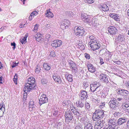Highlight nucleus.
Masks as SVG:
<instances>
[{"mask_svg":"<svg viewBox=\"0 0 129 129\" xmlns=\"http://www.w3.org/2000/svg\"><path fill=\"white\" fill-rule=\"evenodd\" d=\"M84 56L85 57L86 59H90V56L89 54L87 53H85L84 54Z\"/></svg>","mask_w":129,"mask_h":129,"instance_id":"nucleus-46","label":"nucleus"},{"mask_svg":"<svg viewBox=\"0 0 129 129\" xmlns=\"http://www.w3.org/2000/svg\"><path fill=\"white\" fill-rule=\"evenodd\" d=\"M115 15V14L114 13H110L109 15L110 16L113 18Z\"/></svg>","mask_w":129,"mask_h":129,"instance_id":"nucleus-56","label":"nucleus"},{"mask_svg":"<svg viewBox=\"0 0 129 129\" xmlns=\"http://www.w3.org/2000/svg\"><path fill=\"white\" fill-rule=\"evenodd\" d=\"M41 70V68L38 66L36 67V69L35 70V72L37 73H39L40 71Z\"/></svg>","mask_w":129,"mask_h":129,"instance_id":"nucleus-37","label":"nucleus"},{"mask_svg":"<svg viewBox=\"0 0 129 129\" xmlns=\"http://www.w3.org/2000/svg\"><path fill=\"white\" fill-rule=\"evenodd\" d=\"M11 45L12 46H13V48L14 49L16 47V44L14 42H13V43H11Z\"/></svg>","mask_w":129,"mask_h":129,"instance_id":"nucleus-52","label":"nucleus"},{"mask_svg":"<svg viewBox=\"0 0 129 129\" xmlns=\"http://www.w3.org/2000/svg\"><path fill=\"white\" fill-rule=\"evenodd\" d=\"M99 7L104 12L107 11L109 10L108 7L106 4L100 5Z\"/></svg>","mask_w":129,"mask_h":129,"instance_id":"nucleus-22","label":"nucleus"},{"mask_svg":"<svg viewBox=\"0 0 129 129\" xmlns=\"http://www.w3.org/2000/svg\"><path fill=\"white\" fill-rule=\"evenodd\" d=\"M37 12L36 11H34L32 12V14L35 15H37Z\"/></svg>","mask_w":129,"mask_h":129,"instance_id":"nucleus-61","label":"nucleus"},{"mask_svg":"<svg viewBox=\"0 0 129 129\" xmlns=\"http://www.w3.org/2000/svg\"><path fill=\"white\" fill-rule=\"evenodd\" d=\"M26 39H25L24 38H23V37L21 39H20V42L22 44H25L26 42Z\"/></svg>","mask_w":129,"mask_h":129,"instance_id":"nucleus-36","label":"nucleus"},{"mask_svg":"<svg viewBox=\"0 0 129 129\" xmlns=\"http://www.w3.org/2000/svg\"><path fill=\"white\" fill-rule=\"evenodd\" d=\"M89 45H90L91 50L93 51L99 49L101 46L100 44L97 41L95 42H92V43H90Z\"/></svg>","mask_w":129,"mask_h":129,"instance_id":"nucleus-6","label":"nucleus"},{"mask_svg":"<svg viewBox=\"0 0 129 129\" xmlns=\"http://www.w3.org/2000/svg\"><path fill=\"white\" fill-rule=\"evenodd\" d=\"M75 35L77 37L80 38L85 34V31L83 27L81 26H76L74 30Z\"/></svg>","mask_w":129,"mask_h":129,"instance_id":"nucleus-3","label":"nucleus"},{"mask_svg":"<svg viewBox=\"0 0 129 129\" xmlns=\"http://www.w3.org/2000/svg\"><path fill=\"white\" fill-rule=\"evenodd\" d=\"M25 24H24V23H22L20 24V26H23L24 27V26L25 25Z\"/></svg>","mask_w":129,"mask_h":129,"instance_id":"nucleus-64","label":"nucleus"},{"mask_svg":"<svg viewBox=\"0 0 129 129\" xmlns=\"http://www.w3.org/2000/svg\"><path fill=\"white\" fill-rule=\"evenodd\" d=\"M28 34H26L25 35V36L23 37V38H24L25 39H26V40L28 36Z\"/></svg>","mask_w":129,"mask_h":129,"instance_id":"nucleus-63","label":"nucleus"},{"mask_svg":"<svg viewBox=\"0 0 129 129\" xmlns=\"http://www.w3.org/2000/svg\"><path fill=\"white\" fill-rule=\"evenodd\" d=\"M5 110V109L4 107H2L0 108V117L3 116V115Z\"/></svg>","mask_w":129,"mask_h":129,"instance_id":"nucleus-30","label":"nucleus"},{"mask_svg":"<svg viewBox=\"0 0 129 129\" xmlns=\"http://www.w3.org/2000/svg\"><path fill=\"white\" fill-rule=\"evenodd\" d=\"M97 121L95 123L94 126L95 129H100L103 126V121L101 120L96 121Z\"/></svg>","mask_w":129,"mask_h":129,"instance_id":"nucleus-15","label":"nucleus"},{"mask_svg":"<svg viewBox=\"0 0 129 129\" xmlns=\"http://www.w3.org/2000/svg\"><path fill=\"white\" fill-rule=\"evenodd\" d=\"M38 27L39 25L38 24H36L34 26V27L33 30L34 32H36L37 31Z\"/></svg>","mask_w":129,"mask_h":129,"instance_id":"nucleus-42","label":"nucleus"},{"mask_svg":"<svg viewBox=\"0 0 129 129\" xmlns=\"http://www.w3.org/2000/svg\"><path fill=\"white\" fill-rule=\"evenodd\" d=\"M58 111H55L53 113V115L54 116H56L58 115Z\"/></svg>","mask_w":129,"mask_h":129,"instance_id":"nucleus-49","label":"nucleus"},{"mask_svg":"<svg viewBox=\"0 0 129 129\" xmlns=\"http://www.w3.org/2000/svg\"><path fill=\"white\" fill-rule=\"evenodd\" d=\"M67 79L69 82H71L73 81L72 77L71 75H68L67 78Z\"/></svg>","mask_w":129,"mask_h":129,"instance_id":"nucleus-34","label":"nucleus"},{"mask_svg":"<svg viewBox=\"0 0 129 129\" xmlns=\"http://www.w3.org/2000/svg\"><path fill=\"white\" fill-rule=\"evenodd\" d=\"M89 37L90 41V42L89 43V44L90 43H92V42H93L97 41L95 37L93 35H89Z\"/></svg>","mask_w":129,"mask_h":129,"instance_id":"nucleus-25","label":"nucleus"},{"mask_svg":"<svg viewBox=\"0 0 129 129\" xmlns=\"http://www.w3.org/2000/svg\"><path fill=\"white\" fill-rule=\"evenodd\" d=\"M41 81L42 84H45L46 83L47 80L45 78H44L41 79Z\"/></svg>","mask_w":129,"mask_h":129,"instance_id":"nucleus-41","label":"nucleus"},{"mask_svg":"<svg viewBox=\"0 0 129 129\" xmlns=\"http://www.w3.org/2000/svg\"><path fill=\"white\" fill-rule=\"evenodd\" d=\"M108 30L109 33L111 35L115 34L117 32V29L116 28L112 26L108 27Z\"/></svg>","mask_w":129,"mask_h":129,"instance_id":"nucleus-13","label":"nucleus"},{"mask_svg":"<svg viewBox=\"0 0 129 129\" xmlns=\"http://www.w3.org/2000/svg\"><path fill=\"white\" fill-rule=\"evenodd\" d=\"M69 23V20L66 19H64L61 21L60 26L61 28L63 29L68 28Z\"/></svg>","mask_w":129,"mask_h":129,"instance_id":"nucleus-8","label":"nucleus"},{"mask_svg":"<svg viewBox=\"0 0 129 129\" xmlns=\"http://www.w3.org/2000/svg\"><path fill=\"white\" fill-rule=\"evenodd\" d=\"M46 16L52 18L53 16V14L51 12L49 11H47V12L45 13Z\"/></svg>","mask_w":129,"mask_h":129,"instance_id":"nucleus-29","label":"nucleus"},{"mask_svg":"<svg viewBox=\"0 0 129 129\" xmlns=\"http://www.w3.org/2000/svg\"><path fill=\"white\" fill-rule=\"evenodd\" d=\"M106 116V115L104 113V111L98 109L96 110L95 113L93 114L92 119L94 121H103V119H105Z\"/></svg>","mask_w":129,"mask_h":129,"instance_id":"nucleus-1","label":"nucleus"},{"mask_svg":"<svg viewBox=\"0 0 129 129\" xmlns=\"http://www.w3.org/2000/svg\"><path fill=\"white\" fill-rule=\"evenodd\" d=\"M99 83L97 82H94L93 83L90 85V89L91 91L92 92L95 91L96 87H97L98 84Z\"/></svg>","mask_w":129,"mask_h":129,"instance_id":"nucleus-19","label":"nucleus"},{"mask_svg":"<svg viewBox=\"0 0 129 129\" xmlns=\"http://www.w3.org/2000/svg\"><path fill=\"white\" fill-rule=\"evenodd\" d=\"M5 107V106L4 104L2 102H0V108L2 107Z\"/></svg>","mask_w":129,"mask_h":129,"instance_id":"nucleus-57","label":"nucleus"},{"mask_svg":"<svg viewBox=\"0 0 129 129\" xmlns=\"http://www.w3.org/2000/svg\"><path fill=\"white\" fill-rule=\"evenodd\" d=\"M68 62L70 65V67H71L72 69L75 66V64L73 61L70 60H69Z\"/></svg>","mask_w":129,"mask_h":129,"instance_id":"nucleus-32","label":"nucleus"},{"mask_svg":"<svg viewBox=\"0 0 129 129\" xmlns=\"http://www.w3.org/2000/svg\"><path fill=\"white\" fill-rule=\"evenodd\" d=\"M129 107V103L127 104L125 103L123 104L120 107V109L122 111H123L126 110H127Z\"/></svg>","mask_w":129,"mask_h":129,"instance_id":"nucleus-20","label":"nucleus"},{"mask_svg":"<svg viewBox=\"0 0 129 129\" xmlns=\"http://www.w3.org/2000/svg\"><path fill=\"white\" fill-rule=\"evenodd\" d=\"M36 40L40 43H41L43 41L42 37L40 36L37 35L35 37Z\"/></svg>","mask_w":129,"mask_h":129,"instance_id":"nucleus-28","label":"nucleus"},{"mask_svg":"<svg viewBox=\"0 0 129 129\" xmlns=\"http://www.w3.org/2000/svg\"><path fill=\"white\" fill-rule=\"evenodd\" d=\"M34 87L33 86H32L31 85H28L26 83H25L23 88V91L26 93L31 90H33Z\"/></svg>","mask_w":129,"mask_h":129,"instance_id":"nucleus-16","label":"nucleus"},{"mask_svg":"<svg viewBox=\"0 0 129 129\" xmlns=\"http://www.w3.org/2000/svg\"><path fill=\"white\" fill-rule=\"evenodd\" d=\"M48 102V99L46 95L44 94L41 95L39 99V103L41 105L47 103Z\"/></svg>","mask_w":129,"mask_h":129,"instance_id":"nucleus-9","label":"nucleus"},{"mask_svg":"<svg viewBox=\"0 0 129 129\" xmlns=\"http://www.w3.org/2000/svg\"><path fill=\"white\" fill-rule=\"evenodd\" d=\"M43 66L44 68L47 71L49 70L51 68L50 65L48 63L43 64Z\"/></svg>","mask_w":129,"mask_h":129,"instance_id":"nucleus-27","label":"nucleus"},{"mask_svg":"<svg viewBox=\"0 0 129 129\" xmlns=\"http://www.w3.org/2000/svg\"><path fill=\"white\" fill-rule=\"evenodd\" d=\"M72 115V114L70 111H67L65 112L64 116L66 118V122H70L72 120L73 117Z\"/></svg>","mask_w":129,"mask_h":129,"instance_id":"nucleus-5","label":"nucleus"},{"mask_svg":"<svg viewBox=\"0 0 129 129\" xmlns=\"http://www.w3.org/2000/svg\"><path fill=\"white\" fill-rule=\"evenodd\" d=\"M117 39H119L120 41L121 42H123L125 39V37L123 34H119L118 37L116 38Z\"/></svg>","mask_w":129,"mask_h":129,"instance_id":"nucleus-26","label":"nucleus"},{"mask_svg":"<svg viewBox=\"0 0 129 129\" xmlns=\"http://www.w3.org/2000/svg\"><path fill=\"white\" fill-rule=\"evenodd\" d=\"M34 101H33L32 100H30V104L29 106L31 107V106L34 105Z\"/></svg>","mask_w":129,"mask_h":129,"instance_id":"nucleus-48","label":"nucleus"},{"mask_svg":"<svg viewBox=\"0 0 129 129\" xmlns=\"http://www.w3.org/2000/svg\"><path fill=\"white\" fill-rule=\"evenodd\" d=\"M35 79L33 77H30L26 80V83L28 85H31L35 87L34 83L35 82Z\"/></svg>","mask_w":129,"mask_h":129,"instance_id":"nucleus-14","label":"nucleus"},{"mask_svg":"<svg viewBox=\"0 0 129 129\" xmlns=\"http://www.w3.org/2000/svg\"><path fill=\"white\" fill-rule=\"evenodd\" d=\"M124 101V99L122 98H117V100L115 99L111 100L109 103V105L112 109L115 110L117 108L119 104H121Z\"/></svg>","mask_w":129,"mask_h":129,"instance_id":"nucleus-2","label":"nucleus"},{"mask_svg":"<svg viewBox=\"0 0 129 129\" xmlns=\"http://www.w3.org/2000/svg\"><path fill=\"white\" fill-rule=\"evenodd\" d=\"M109 77L106 75V74L102 73L100 74L99 76V78L101 80L103 81L106 84L109 83Z\"/></svg>","mask_w":129,"mask_h":129,"instance_id":"nucleus-11","label":"nucleus"},{"mask_svg":"<svg viewBox=\"0 0 129 129\" xmlns=\"http://www.w3.org/2000/svg\"><path fill=\"white\" fill-rule=\"evenodd\" d=\"M57 72L56 73L53 74V78L54 81L59 84L62 83V80L60 77L57 74Z\"/></svg>","mask_w":129,"mask_h":129,"instance_id":"nucleus-12","label":"nucleus"},{"mask_svg":"<svg viewBox=\"0 0 129 129\" xmlns=\"http://www.w3.org/2000/svg\"><path fill=\"white\" fill-rule=\"evenodd\" d=\"M51 46L53 47H54L55 48L57 47L56 43V42H54V40L52 42V43L51 44Z\"/></svg>","mask_w":129,"mask_h":129,"instance_id":"nucleus-44","label":"nucleus"},{"mask_svg":"<svg viewBox=\"0 0 129 129\" xmlns=\"http://www.w3.org/2000/svg\"><path fill=\"white\" fill-rule=\"evenodd\" d=\"M56 42V43L57 47L60 46L62 44V41L61 40H54V42Z\"/></svg>","mask_w":129,"mask_h":129,"instance_id":"nucleus-33","label":"nucleus"},{"mask_svg":"<svg viewBox=\"0 0 129 129\" xmlns=\"http://www.w3.org/2000/svg\"><path fill=\"white\" fill-rule=\"evenodd\" d=\"M87 66L89 71L91 73H94L95 71V67L93 66L88 62L87 63Z\"/></svg>","mask_w":129,"mask_h":129,"instance_id":"nucleus-17","label":"nucleus"},{"mask_svg":"<svg viewBox=\"0 0 129 129\" xmlns=\"http://www.w3.org/2000/svg\"><path fill=\"white\" fill-rule=\"evenodd\" d=\"M14 76V78H13V80L15 83L17 84V80L18 79L17 76L16 74Z\"/></svg>","mask_w":129,"mask_h":129,"instance_id":"nucleus-38","label":"nucleus"},{"mask_svg":"<svg viewBox=\"0 0 129 129\" xmlns=\"http://www.w3.org/2000/svg\"><path fill=\"white\" fill-rule=\"evenodd\" d=\"M84 102L82 100H80L77 103H76V104L77 105V107H82L84 106Z\"/></svg>","mask_w":129,"mask_h":129,"instance_id":"nucleus-24","label":"nucleus"},{"mask_svg":"<svg viewBox=\"0 0 129 129\" xmlns=\"http://www.w3.org/2000/svg\"><path fill=\"white\" fill-rule=\"evenodd\" d=\"M91 22H92L91 25H92L94 26H96L98 24V19L95 17H94L92 18H91Z\"/></svg>","mask_w":129,"mask_h":129,"instance_id":"nucleus-23","label":"nucleus"},{"mask_svg":"<svg viewBox=\"0 0 129 129\" xmlns=\"http://www.w3.org/2000/svg\"><path fill=\"white\" fill-rule=\"evenodd\" d=\"M81 95V100H86L88 97L87 93L86 91L82 90L80 92Z\"/></svg>","mask_w":129,"mask_h":129,"instance_id":"nucleus-18","label":"nucleus"},{"mask_svg":"<svg viewBox=\"0 0 129 129\" xmlns=\"http://www.w3.org/2000/svg\"><path fill=\"white\" fill-rule=\"evenodd\" d=\"M92 126L90 123L85 125L84 129H92Z\"/></svg>","mask_w":129,"mask_h":129,"instance_id":"nucleus-31","label":"nucleus"},{"mask_svg":"<svg viewBox=\"0 0 129 129\" xmlns=\"http://www.w3.org/2000/svg\"><path fill=\"white\" fill-rule=\"evenodd\" d=\"M75 129H82V128L79 126H76L75 127Z\"/></svg>","mask_w":129,"mask_h":129,"instance_id":"nucleus-62","label":"nucleus"},{"mask_svg":"<svg viewBox=\"0 0 129 129\" xmlns=\"http://www.w3.org/2000/svg\"><path fill=\"white\" fill-rule=\"evenodd\" d=\"M108 122L109 123V126L114 128V129H118V126L115 122V120L113 118L108 120Z\"/></svg>","mask_w":129,"mask_h":129,"instance_id":"nucleus-7","label":"nucleus"},{"mask_svg":"<svg viewBox=\"0 0 129 129\" xmlns=\"http://www.w3.org/2000/svg\"><path fill=\"white\" fill-rule=\"evenodd\" d=\"M100 86V84L99 83L98 84V86H97V87H96V90H95V91L99 92L100 91H101Z\"/></svg>","mask_w":129,"mask_h":129,"instance_id":"nucleus-43","label":"nucleus"},{"mask_svg":"<svg viewBox=\"0 0 129 129\" xmlns=\"http://www.w3.org/2000/svg\"><path fill=\"white\" fill-rule=\"evenodd\" d=\"M127 119L125 117H122L119 118L118 120V124L119 125H121L126 122L127 121Z\"/></svg>","mask_w":129,"mask_h":129,"instance_id":"nucleus-21","label":"nucleus"},{"mask_svg":"<svg viewBox=\"0 0 129 129\" xmlns=\"http://www.w3.org/2000/svg\"><path fill=\"white\" fill-rule=\"evenodd\" d=\"M18 63H16L15 62L13 64L11 65V67L12 68H14L16 66H17L18 64Z\"/></svg>","mask_w":129,"mask_h":129,"instance_id":"nucleus-50","label":"nucleus"},{"mask_svg":"<svg viewBox=\"0 0 129 129\" xmlns=\"http://www.w3.org/2000/svg\"><path fill=\"white\" fill-rule=\"evenodd\" d=\"M35 105L31 106V107H29L30 108H31L32 110H34L35 109Z\"/></svg>","mask_w":129,"mask_h":129,"instance_id":"nucleus-54","label":"nucleus"},{"mask_svg":"<svg viewBox=\"0 0 129 129\" xmlns=\"http://www.w3.org/2000/svg\"><path fill=\"white\" fill-rule=\"evenodd\" d=\"M126 127L127 129H129V120L127 122L126 124Z\"/></svg>","mask_w":129,"mask_h":129,"instance_id":"nucleus-60","label":"nucleus"},{"mask_svg":"<svg viewBox=\"0 0 129 129\" xmlns=\"http://www.w3.org/2000/svg\"><path fill=\"white\" fill-rule=\"evenodd\" d=\"M116 91L118 94L121 95L127 96L129 94V91L124 89H118Z\"/></svg>","mask_w":129,"mask_h":129,"instance_id":"nucleus-10","label":"nucleus"},{"mask_svg":"<svg viewBox=\"0 0 129 129\" xmlns=\"http://www.w3.org/2000/svg\"><path fill=\"white\" fill-rule=\"evenodd\" d=\"M100 63L101 64H102L104 63V62L103 61V59L102 58H100Z\"/></svg>","mask_w":129,"mask_h":129,"instance_id":"nucleus-55","label":"nucleus"},{"mask_svg":"<svg viewBox=\"0 0 129 129\" xmlns=\"http://www.w3.org/2000/svg\"><path fill=\"white\" fill-rule=\"evenodd\" d=\"M74 114L77 116H79L80 115V113L76 111H75V112H74Z\"/></svg>","mask_w":129,"mask_h":129,"instance_id":"nucleus-51","label":"nucleus"},{"mask_svg":"<svg viewBox=\"0 0 129 129\" xmlns=\"http://www.w3.org/2000/svg\"><path fill=\"white\" fill-rule=\"evenodd\" d=\"M85 1L89 4H92L94 2V0H85Z\"/></svg>","mask_w":129,"mask_h":129,"instance_id":"nucleus-47","label":"nucleus"},{"mask_svg":"<svg viewBox=\"0 0 129 129\" xmlns=\"http://www.w3.org/2000/svg\"><path fill=\"white\" fill-rule=\"evenodd\" d=\"M83 87H84L85 88H86L88 87L89 85L87 82H84L83 83Z\"/></svg>","mask_w":129,"mask_h":129,"instance_id":"nucleus-45","label":"nucleus"},{"mask_svg":"<svg viewBox=\"0 0 129 129\" xmlns=\"http://www.w3.org/2000/svg\"><path fill=\"white\" fill-rule=\"evenodd\" d=\"M85 106L86 108L87 109H89L90 108V105L87 102H85Z\"/></svg>","mask_w":129,"mask_h":129,"instance_id":"nucleus-40","label":"nucleus"},{"mask_svg":"<svg viewBox=\"0 0 129 129\" xmlns=\"http://www.w3.org/2000/svg\"><path fill=\"white\" fill-rule=\"evenodd\" d=\"M34 15H34L33 14H32V13L30 15L29 17V19H30V20H31V18H32V17H33Z\"/></svg>","mask_w":129,"mask_h":129,"instance_id":"nucleus-59","label":"nucleus"},{"mask_svg":"<svg viewBox=\"0 0 129 129\" xmlns=\"http://www.w3.org/2000/svg\"><path fill=\"white\" fill-rule=\"evenodd\" d=\"M66 14L70 17L72 16L73 17L74 16V14L71 11L67 12L66 13Z\"/></svg>","mask_w":129,"mask_h":129,"instance_id":"nucleus-35","label":"nucleus"},{"mask_svg":"<svg viewBox=\"0 0 129 129\" xmlns=\"http://www.w3.org/2000/svg\"><path fill=\"white\" fill-rule=\"evenodd\" d=\"M110 81V82H109V83H108L109 84V83H110V85L111 86H112V85H113L115 83L113 82V81H112L111 80Z\"/></svg>","mask_w":129,"mask_h":129,"instance_id":"nucleus-58","label":"nucleus"},{"mask_svg":"<svg viewBox=\"0 0 129 129\" xmlns=\"http://www.w3.org/2000/svg\"><path fill=\"white\" fill-rule=\"evenodd\" d=\"M81 18L83 21L89 25H91V24L92 22H91V18L86 14H82L81 15Z\"/></svg>","mask_w":129,"mask_h":129,"instance_id":"nucleus-4","label":"nucleus"},{"mask_svg":"<svg viewBox=\"0 0 129 129\" xmlns=\"http://www.w3.org/2000/svg\"><path fill=\"white\" fill-rule=\"evenodd\" d=\"M113 18L117 21H119V16H118V15H117V14H115V15L114 16Z\"/></svg>","mask_w":129,"mask_h":129,"instance_id":"nucleus-39","label":"nucleus"},{"mask_svg":"<svg viewBox=\"0 0 129 129\" xmlns=\"http://www.w3.org/2000/svg\"><path fill=\"white\" fill-rule=\"evenodd\" d=\"M50 55L51 56L53 57L55 56V54L54 52H51Z\"/></svg>","mask_w":129,"mask_h":129,"instance_id":"nucleus-53","label":"nucleus"}]
</instances>
